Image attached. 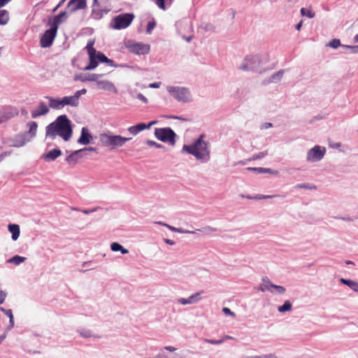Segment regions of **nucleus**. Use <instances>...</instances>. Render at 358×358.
<instances>
[{
    "mask_svg": "<svg viewBox=\"0 0 358 358\" xmlns=\"http://www.w3.org/2000/svg\"><path fill=\"white\" fill-rule=\"evenodd\" d=\"M73 134L71 122L66 115L58 116L45 127V138L55 140L59 136L64 141H69Z\"/></svg>",
    "mask_w": 358,
    "mask_h": 358,
    "instance_id": "nucleus-1",
    "label": "nucleus"
},
{
    "mask_svg": "<svg viewBox=\"0 0 358 358\" xmlns=\"http://www.w3.org/2000/svg\"><path fill=\"white\" fill-rule=\"evenodd\" d=\"M201 135L194 144L191 145H184L182 151L192 155L195 158L201 162H207L210 159V150L208 143L203 141Z\"/></svg>",
    "mask_w": 358,
    "mask_h": 358,
    "instance_id": "nucleus-2",
    "label": "nucleus"
},
{
    "mask_svg": "<svg viewBox=\"0 0 358 358\" xmlns=\"http://www.w3.org/2000/svg\"><path fill=\"white\" fill-rule=\"evenodd\" d=\"M131 138L123 137L120 135H113L110 134H101L99 136V141L101 144L106 147L110 148L111 150L122 147Z\"/></svg>",
    "mask_w": 358,
    "mask_h": 358,
    "instance_id": "nucleus-3",
    "label": "nucleus"
},
{
    "mask_svg": "<svg viewBox=\"0 0 358 358\" xmlns=\"http://www.w3.org/2000/svg\"><path fill=\"white\" fill-rule=\"evenodd\" d=\"M268 56L266 54L252 55L248 59V71L250 70L258 73L264 72L266 70L264 66L268 62Z\"/></svg>",
    "mask_w": 358,
    "mask_h": 358,
    "instance_id": "nucleus-4",
    "label": "nucleus"
},
{
    "mask_svg": "<svg viewBox=\"0 0 358 358\" xmlns=\"http://www.w3.org/2000/svg\"><path fill=\"white\" fill-rule=\"evenodd\" d=\"M169 94L178 101L182 103L190 102L192 96L188 88L179 86H168L166 87Z\"/></svg>",
    "mask_w": 358,
    "mask_h": 358,
    "instance_id": "nucleus-5",
    "label": "nucleus"
},
{
    "mask_svg": "<svg viewBox=\"0 0 358 358\" xmlns=\"http://www.w3.org/2000/svg\"><path fill=\"white\" fill-rule=\"evenodd\" d=\"M134 17V15L130 13L120 14L113 17L110 27L116 30L126 29L131 24Z\"/></svg>",
    "mask_w": 358,
    "mask_h": 358,
    "instance_id": "nucleus-6",
    "label": "nucleus"
},
{
    "mask_svg": "<svg viewBox=\"0 0 358 358\" xmlns=\"http://www.w3.org/2000/svg\"><path fill=\"white\" fill-rule=\"evenodd\" d=\"M155 136L160 141L169 143L171 145L176 143V134L170 127L156 128Z\"/></svg>",
    "mask_w": 358,
    "mask_h": 358,
    "instance_id": "nucleus-7",
    "label": "nucleus"
},
{
    "mask_svg": "<svg viewBox=\"0 0 358 358\" xmlns=\"http://www.w3.org/2000/svg\"><path fill=\"white\" fill-rule=\"evenodd\" d=\"M259 289L263 292H268L273 294H283L286 292L285 287L273 284L266 277L262 279Z\"/></svg>",
    "mask_w": 358,
    "mask_h": 358,
    "instance_id": "nucleus-8",
    "label": "nucleus"
},
{
    "mask_svg": "<svg viewBox=\"0 0 358 358\" xmlns=\"http://www.w3.org/2000/svg\"><path fill=\"white\" fill-rule=\"evenodd\" d=\"M326 153V148L320 145H315L310 149L306 155V161L310 163H315L321 161Z\"/></svg>",
    "mask_w": 358,
    "mask_h": 358,
    "instance_id": "nucleus-9",
    "label": "nucleus"
},
{
    "mask_svg": "<svg viewBox=\"0 0 358 358\" xmlns=\"http://www.w3.org/2000/svg\"><path fill=\"white\" fill-rule=\"evenodd\" d=\"M126 47L127 50L135 55H145L150 51V45L140 42L128 41Z\"/></svg>",
    "mask_w": 358,
    "mask_h": 358,
    "instance_id": "nucleus-10",
    "label": "nucleus"
},
{
    "mask_svg": "<svg viewBox=\"0 0 358 358\" xmlns=\"http://www.w3.org/2000/svg\"><path fill=\"white\" fill-rule=\"evenodd\" d=\"M94 41H90L85 47V49L87 50L89 55L90 60L88 65L86 66L84 69L85 71L94 70L99 64L98 60L95 56V48H94Z\"/></svg>",
    "mask_w": 358,
    "mask_h": 358,
    "instance_id": "nucleus-11",
    "label": "nucleus"
},
{
    "mask_svg": "<svg viewBox=\"0 0 358 358\" xmlns=\"http://www.w3.org/2000/svg\"><path fill=\"white\" fill-rule=\"evenodd\" d=\"M57 29L53 27L47 29L40 39L41 46L44 48L50 47L57 36Z\"/></svg>",
    "mask_w": 358,
    "mask_h": 358,
    "instance_id": "nucleus-12",
    "label": "nucleus"
},
{
    "mask_svg": "<svg viewBox=\"0 0 358 358\" xmlns=\"http://www.w3.org/2000/svg\"><path fill=\"white\" fill-rule=\"evenodd\" d=\"M10 147L21 148L30 142V138L27 137L24 133H20L9 140Z\"/></svg>",
    "mask_w": 358,
    "mask_h": 358,
    "instance_id": "nucleus-13",
    "label": "nucleus"
},
{
    "mask_svg": "<svg viewBox=\"0 0 358 358\" xmlns=\"http://www.w3.org/2000/svg\"><path fill=\"white\" fill-rule=\"evenodd\" d=\"M87 8V0H70L66 6V8L73 13L78 10H83Z\"/></svg>",
    "mask_w": 358,
    "mask_h": 358,
    "instance_id": "nucleus-14",
    "label": "nucleus"
},
{
    "mask_svg": "<svg viewBox=\"0 0 358 358\" xmlns=\"http://www.w3.org/2000/svg\"><path fill=\"white\" fill-rule=\"evenodd\" d=\"M50 111L49 107L43 101H39L38 108L31 112L33 119H36L39 116L47 115Z\"/></svg>",
    "mask_w": 358,
    "mask_h": 358,
    "instance_id": "nucleus-15",
    "label": "nucleus"
},
{
    "mask_svg": "<svg viewBox=\"0 0 358 358\" xmlns=\"http://www.w3.org/2000/svg\"><path fill=\"white\" fill-rule=\"evenodd\" d=\"M203 292H196L191 296H189L187 299L180 298L177 300L178 303L182 305H188V304H194L199 302L201 300V294Z\"/></svg>",
    "mask_w": 358,
    "mask_h": 358,
    "instance_id": "nucleus-16",
    "label": "nucleus"
},
{
    "mask_svg": "<svg viewBox=\"0 0 358 358\" xmlns=\"http://www.w3.org/2000/svg\"><path fill=\"white\" fill-rule=\"evenodd\" d=\"M96 84L97 86H99V87L101 90H106L113 93H117V90L115 85L110 81L100 80L99 79H98Z\"/></svg>",
    "mask_w": 358,
    "mask_h": 358,
    "instance_id": "nucleus-17",
    "label": "nucleus"
},
{
    "mask_svg": "<svg viewBox=\"0 0 358 358\" xmlns=\"http://www.w3.org/2000/svg\"><path fill=\"white\" fill-rule=\"evenodd\" d=\"M103 76V74H98V73H87L85 75H80L79 76H76L75 78L76 80H80L82 82H87V81H93L96 83L98 79L102 78Z\"/></svg>",
    "mask_w": 358,
    "mask_h": 358,
    "instance_id": "nucleus-18",
    "label": "nucleus"
},
{
    "mask_svg": "<svg viewBox=\"0 0 358 358\" xmlns=\"http://www.w3.org/2000/svg\"><path fill=\"white\" fill-rule=\"evenodd\" d=\"M92 139V136L86 127H83L80 136L78 139V143L81 145H88Z\"/></svg>",
    "mask_w": 358,
    "mask_h": 358,
    "instance_id": "nucleus-19",
    "label": "nucleus"
},
{
    "mask_svg": "<svg viewBox=\"0 0 358 358\" xmlns=\"http://www.w3.org/2000/svg\"><path fill=\"white\" fill-rule=\"evenodd\" d=\"M67 18V13L66 11H62L59 14L54 16L52 22H50L49 24L50 27H53L58 29L59 25L63 22Z\"/></svg>",
    "mask_w": 358,
    "mask_h": 358,
    "instance_id": "nucleus-20",
    "label": "nucleus"
},
{
    "mask_svg": "<svg viewBox=\"0 0 358 358\" xmlns=\"http://www.w3.org/2000/svg\"><path fill=\"white\" fill-rule=\"evenodd\" d=\"M45 98L49 101L50 108L54 110H60L64 108L62 99H56L50 96H45Z\"/></svg>",
    "mask_w": 358,
    "mask_h": 358,
    "instance_id": "nucleus-21",
    "label": "nucleus"
},
{
    "mask_svg": "<svg viewBox=\"0 0 358 358\" xmlns=\"http://www.w3.org/2000/svg\"><path fill=\"white\" fill-rule=\"evenodd\" d=\"M285 72V70H284V69L278 71V72L271 75L268 79L264 80L263 83L264 85H266V84H269V83H278L282 79Z\"/></svg>",
    "mask_w": 358,
    "mask_h": 358,
    "instance_id": "nucleus-22",
    "label": "nucleus"
},
{
    "mask_svg": "<svg viewBox=\"0 0 358 358\" xmlns=\"http://www.w3.org/2000/svg\"><path fill=\"white\" fill-rule=\"evenodd\" d=\"M29 130L23 132L27 137L30 138V141L36 136L38 124L34 121H30L27 123Z\"/></svg>",
    "mask_w": 358,
    "mask_h": 358,
    "instance_id": "nucleus-23",
    "label": "nucleus"
},
{
    "mask_svg": "<svg viewBox=\"0 0 358 358\" xmlns=\"http://www.w3.org/2000/svg\"><path fill=\"white\" fill-rule=\"evenodd\" d=\"M62 154V152L59 148H55L44 154L43 158L46 161H55Z\"/></svg>",
    "mask_w": 358,
    "mask_h": 358,
    "instance_id": "nucleus-24",
    "label": "nucleus"
},
{
    "mask_svg": "<svg viewBox=\"0 0 358 358\" xmlns=\"http://www.w3.org/2000/svg\"><path fill=\"white\" fill-rule=\"evenodd\" d=\"M95 56L98 60V62L106 63L110 66H116L114 62L108 59L103 53L95 50Z\"/></svg>",
    "mask_w": 358,
    "mask_h": 358,
    "instance_id": "nucleus-25",
    "label": "nucleus"
},
{
    "mask_svg": "<svg viewBox=\"0 0 358 358\" xmlns=\"http://www.w3.org/2000/svg\"><path fill=\"white\" fill-rule=\"evenodd\" d=\"M8 229L12 234V239L17 241L20 234V226L17 224H9L8 225Z\"/></svg>",
    "mask_w": 358,
    "mask_h": 358,
    "instance_id": "nucleus-26",
    "label": "nucleus"
},
{
    "mask_svg": "<svg viewBox=\"0 0 358 358\" xmlns=\"http://www.w3.org/2000/svg\"><path fill=\"white\" fill-rule=\"evenodd\" d=\"M145 129H146L145 123L141 122L136 125L129 127L127 130L130 134L133 136H136L138 134H139L141 131Z\"/></svg>",
    "mask_w": 358,
    "mask_h": 358,
    "instance_id": "nucleus-27",
    "label": "nucleus"
},
{
    "mask_svg": "<svg viewBox=\"0 0 358 358\" xmlns=\"http://www.w3.org/2000/svg\"><path fill=\"white\" fill-rule=\"evenodd\" d=\"M248 171H253L256 173H271L273 175L278 174V171H274L268 168H262V167H254V168H248Z\"/></svg>",
    "mask_w": 358,
    "mask_h": 358,
    "instance_id": "nucleus-28",
    "label": "nucleus"
},
{
    "mask_svg": "<svg viewBox=\"0 0 358 358\" xmlns=\"http://www.w3.org/2000/svg\"><path fill=\"white\" fill-rule=\"evenodd\" d=\"M340 282L349 287L354 292H358V282L356 281L350 279L341 278Z\"/></svg>",
    "mask_w": 358,
    "mask_h": 358,
    "instance_id": "nucleus-29",
    "label": "nucleus"
},
{
    "mask_svg": "<svg viewBox=\"0 0 358 358\" xmlns=\"http://www.w3.org/2000/svg\"><path fill=\"white\" fill-rule=\"evenodd\" d=\"M62 99L64 107L66 105L72 107H77L79 105L73 95L70 96H64Z\"/></svg>",
    "mask_w": 358,
    "mask_h": 358,
    "instance_id": "nucleus-30",
    "label": "nucleus"
},
{
    "mask_svg": "<svg viewBox=\"0 0 358 358\" xmlns=\"http://www.w3.org/2000/svg\"><path fill=\"white\" fill-rule=\"evenodd\" d=\"M3 117L5 118V120H8L11 119L12 117L18 115V111L17 108H9L4 110V112L1 114Z\"/></svg>",
    "mask_w": 358,
    "mask_h": 358,
    "instance_id": "nucleus-31",
    "label": "nucleus"
},
{
    "mask_svg": "<svg viewBox=\"0 0 358 358\" xmlns=\"http://www.w3.org/2000/svg\"><path fill=\"white\" fill-rule=\"evenodd\" d=\"M111 250L113 252H121L122 254L125 255L129 252V250L126 248H124L121 244L118 243H113L110 245Z\"/></svg>",
    "mask_w": 358,
    "mask_h": 358,
    "instance_id": "nucleus-32",
    "label": "nucleus"
},
{
    "mask_svg": "<svg viewBox=\"0 0 358 358\" xmlns=\"http://www.w3.org/2000/svg\"><path fill=\"white\" fill-rule=\"evenodd\" d=\"M1 311L4 313V314L9 318V328H13L14 327V317L12 310L1 308Z\"/></svg>",
    "mask_w": 358,
    "mask_h": 358,
    "instance_id": "nucleus-33",
    "label": "nucleus"
},
{
    "mask_svg": "<svg viewBox=\"0 0 358 358\" xmlns=\"http://www.w3.org/2000/svg\"><path fill=\"white\" fill-rule=\"evenodd\" d=\"M27 259L26 257H21L19 255H15L13 257L8 259L7 260V263L8 264H14L15 265H20L22 262H24Z\"/></svg>",
    "mask_w": 358,
    "mask_h": 358,
    "instance_id": "nucleus-34",
    "label": "nucleus"
},
{
    "mask_svg": "<svg viewBox=\"0 0 358 358\" xmlns=\"http://www.w3.org/2000/svg\"><path fill=\"white\" fill-rule=\"evenodd\" d=\"M77 331L84 338H88L91 337L99 338V336H94L91 330L87 329H78Z\"/></svg>",
    "mask_w": 358,
    "mask_h": 358,
    "instance_id": "nucleus-35",
    "label": "nucleus"
},
{
    "mask_svg": "<svg viewBox=\"0 0 358 358\" xmlns=\"http://www.w3.org/2000/svg\"><path fill=\"white\" fill-rule=\"evenodd\" d=\"M9 20V13L6 10H0V25H5Z\"/></svg>",
    "mask_w": 358,
    "mask_h": 358,
    "instance_id": "nucleus-36",
    "label": "nucleus"
},
{
    "mask_svg": "<svg viewBox=\"0 0 358 358\" xmlns=\"http://www.w3.org/2000/svg\"><path fill=\"white\" fill-rule=\"evenodd\" d=\"M90 17L94 20H99L103 17V15L100 8H92Z\"/></svg>",
    "mask_w": 358,
    "mask_h": 358,
    "instance_id": "nucleus-37",
    "label": "nucleus"
},
{
    "mask_svg": "<svg viewBox=\"0 0 358 358\" xmlns=\"http://www.w3.org/2000/svg\"><path fill=\"white\" fill-rule=\"evenodd\" d=\"M292 309V303L289 301H285L282 306H280L278 307V310L280 313H285L287 311H290Z\"/></svg>",
    "mask_w": 358,
    "mask_h": 358,
    "instance_id": "nucleus-38",
    "label": "nucleus"
},
{
    "mask_svg": "<svg viewBox=\"0 0 358 358\" xmlns=\"http://www.w3.org/2000/svg\"><path fill=\"white\" fill-rule=\"evenodd\" d=\"M80 153H82V150H80L73 151L71 155H69V156L66 157V161L68 163L76 162V161H77L76 157Z\"/></svg>",
    "mask_w": 358,
    "mask_h": 358,
    "instance_id": "nucleus-39",
    "label": "nucleus"
},
{
    "mask_svg": "<svg viewBox=\"0 0 358 358\" xmlns=\"http://www.w3.org/2000/svg\"><path fill=\"white\" fill-rule=\"evenodd\" d=\"M279 196L278 195H263V194H257L254 196H248V199H255V200H259V199H271L274 197Z\"/></svg>",
    "mask_w": 358,
    "mask_h": 358,
    "instance_id": "nucleus-40",
    "label": "nucleus"
},
{
    "mask_svg": "<svg viewBox=\"0 0 358 358\" xmlns=\"http://www.w3.org/2000/svg\"><path fill=\"white\" fill-rule=\"evenodd\" d=\"M300 12L303 16H306L310 19L313 18L315 15V12H313V10H311L310 9H307L305 8H301Z\"/></svg>",
    "mask_w": 358,
    "mask_h": 358,
    "instance_id": "nucleus-41",
    "label": "nucleus"
},
{
    "mask_svg": "<svg viewBox=\"0 0 358 358\" xmlns=\"http://www.w3.org/2000/svg\"><path fill=\"white\" fill-rule=\"evenodd\" d=\"M296 189H316V186L310 183L298 184L295 186Z\"/></svg>",
    "mask_w": 358,
    "mask_h": 358,
    "instance_id": "nucleus-42",
    "label": "nucleus"
},
{
    "mask_svg": "<svg viewBox=\"0 0 358 358\" xmlns=\"http://www.w3.org/2000/svg\"><path fill=\"white\" fill-rule=\"evenodd\" d=\"M266 155H267V152L266 151H265V152H260L258 154L255 155L250 157V158H248V161H253V160L260 159H262L263 157H264Z\"/></svg>",
    "mask_w": 358,
    "mask_h": 358,
    "instance_id": "nucleus-43",
    "label": "nucleus"
},
{
    "mask_svg": "<svg viewBox=\"0 0 358 358\" xmlns=\"http://www.w3.org/2000/svg\"><path fill=\"white\" fill-rule=\"evenodd\" d=\"M201 29L205 30L206 31H215V27L211 23H203L201 24Z\"/></svg>",
    "mask_w": 358,
    "mask_h": 358,
    "instance_id": "nucleus-44",
    "label": "nucleus"
},
{
    "mask_svg": "<svg viewBox=\"0 0 358 358\" xmlns=\"http://www.w3.org/2000/svg\"><path fill=\"white\" fill-rule=\"evenodd\" d=\"M341 47L344 49L349 50L352 53H358V45H343Z\"/></svg>",
    "mask_w": 358,
    "mask_h": 358,
    "instance_id": "nucleus-45",
    "label": "nucleus"
},
{
    "mask_svg": "<svg viewBox=\"0 0 358 358\" xmlns=\"http://www.w3.org/2000/svg\"><path fill=\"white\" fill-rule=\"evenodd\" d=\"M341 45H342L341 44L340 40L337 38H334L329 43V46L334 49H336Z\"/></svg>",
    "mask_w": 358,
    "mask_h": 358,
    "instance_id": "nucleus-46",
    "label": "nucleus"
},
{
    "mask_svg": "<svg viewBox=\"0 0 358 358\" xmlns=\"http://www.w3.org/2000/svg\"><path fill=\"white\" fill-rule=\"evenodd\" d=\"M155 26H156V22L154 20L152 21H149L147 24L146 33L150 34L152 33L153 29L155 27Z\"/></svg>",
    "mask_w": 358,
    "mask_h": 358,
    "instance_id": "nucleus-47",
    "label": "nucleus"
},
{
    "mask_svg": "<svg viewBox=\"0 0 358 358\" xmlns=\"http://www.w3.org/2000/svg\"><path fill=\"white\" fill-rule=\"evenodd\" d=\"M145 143H146V144L148 146H154V147H155L157 148H159V149L164 148V146L163 145L159 144V143H157V142H155L154 141H152V140H147L145 141Z\"/></svg>",
    "mask_w": 358,
    "mask_h": 358,
    "instance_id": "nucleus-48",
    "label": "nucleus"
},
{
    "mask_svg": "<svg viewBox=\"0 0 358 358\" xmlns=\"http://www.w3.org/2000/svg\"><path fill=\"white\" fill-rule=\"evenodd\" d=\"M86 92H87V90L85 89H82L76 92V93L73 94V96L75 97L76 101H78V102L79 103V99H80V96L83 94H85Z\"/></svg>",
    "mask_w": 358,
    "mask_h": 358,
    "instance_id": "nucleus-49",
    "label": "nucleus"
},
{
    "mask_svg": "<svg viewBox=\"0 0 358 358\" xmlns=\"http://www.w3.org/2000/svg\"><path fill=\"white\" fill-rule=\"evenodd\" d=\"M217 229L216 228H213L212 227H210V226H208V227H206L203 229H197V231H202V232H204V233H210V232H213V231H217Z\"/></svg>",
    "mask_w": 358,
    "mask_h": 358,
    "instance_id": "nucleus-50",
    "label": "nucleus"
},
{
    "mask_svg": "<svg viewBox=\"0 0 358 358\" xmlns=\"http://www.w3.org/2000/svg\"><path fill=\"white\" fill-rule=\"evenodd\" d=\"M204 341L206 343H210V344H213V345H218V344H221L222 343H223L224 339L213 340V339L206 338V339L204 340Z\"/></svg>",
    "mask_w": 358,
    "mask_h": 358,
    "instance_id": "nucleus-51",
    "label": "nucleus"
},
{
    "mask_svg": "<svg viewBox=\"0 0 358 358\" xmlns=\"http://www.w3.org/2000/svg\"><path fill=\"white\" fill-rule=\"evenodd\" d=\"M248 358H277L275 354L263 355L261 356H252Z\"/></svg>",
    "mask_w": 358,
    "mask_h": 358,
    "instance_id": "nucleus-52",
    "label": "nucleus"
},
{
    "mask_svg": "<svg viewBox=\"0 0 358 358\" xmlns=\"http://www.w3.org/2000/svg\"><path fill=\"white\" fill-rule=\"evenodd\" d=\"M7 296V292L0 289V303H3Z\"/></svg>",
    "mask_w": 358,
    "mask_h": 358,
    "instance_id": "nucleus-53",
    "label": "nucleus"
},
{
    "mask_svg": "<svg viewBox=\"0 0 358 358\" xmlns=\"http://www.w3.org/2000/svg\"><path fill=\"white\" fill-rule=\"evenodd\" d=\"M99 208H100V207H96V208H92V209H84V210H82V212L84 214L88 215V214H90L92 213H94V212L96 211Z\"/></svg>",
    "mask_w": 358,
    "mask_h": 358,
    "instance_id": "nucleus-54",
    "label": "nucleus"
},
{
    "mask_svg": "<svg viewBox=\"0 0 358 358\" xmlns=\"http://www.w3.org/2000/svg\"><path fill=\"white\" fill-rule=\"evenodd\" d=\"M177 232L180 233V234H194L195 233L193 231L185 230L182 228H178Z\"/></svg>",
    "mask_w": 358,
    "mask_h": 358,
    "instance_id": "nucleus-55",
    "label": "nucleus"
},
{
    "mask_svg": "<svg viewBox=\"0 0 358 358\" xmlns=\"http://www.w3.org/2000/svg\"><path fill=\"white\" fill-rule=\"evenodd\" d=\"M222 311L225 315H232V316L235 315V314L233 312H231V310L227 307L223 308Z\"/></svg>",
    "mask_w": 358,
    "mask_h": 358,
    "instance_id": "nucleus-56",
    "label": "nucleus"
},
{
    "mask_svg": "<svg viewBox=\"0 0 358 358\" xmlns=\"http://www.w3.org/2000/svg\"><path fill=\"white\" fill-rule=\"evenodd\" d=\"M137 98L144 103H148V99L141 93L137 94Z\"/></svg>",
    "mask_w": 358,
    "mask_h": 358,
    "instance_id": "nucleus-57",
    "label": "nucleus"
},
{
    "mask_svg": "<svg viewBox=\"0 0 358 358\" xmlns=\"http://www.w3.org/2000/svg\"><path fill=\"white\" fill-rule=\"evenodd\" d=\"M80 150H82V152H85L87 151L96 152V148L93 147H88L80 149Z\"/></svg>",
    "mask_w": 358,
    "mask_h": 358,
    "instance_id": "nucleus-58",
    "label": "nucleus"
},
{
    "mask_svg": "<svg viewBox=\"0 0 358 358\" xmlns=\"http://www.w3.org/2000/svg\"><path fill=\"white\" fill-rule=\"evenodd\" d=\"M11 154V151H6L0 154V162L2 161L6 157L10 155Z\"/></svg>",
    "mask_w": 358,
    "mask_h": 358,
    "instance_id": "nucleus-59",
    "label": "nucleus"
},
{
    "mask_svg": "<svg viewBox=\"0 0 358 358\" xmlns=\"http://www.w3.org/2000/svg\"><path fill=\"white\" fill-rule=\"evenodd\" d=\"M160 85H161V83L156 82V83H150L149 85V87H151V88H159Z\"/></svg>",
    "mask_w": 358,
    "mask_h": 358,
    "instance_id": "nucleus-60",
    "label": "nucleus"
},
{
    "mask_svg": "<svg viewBox=\"0 0 358 358\" xmlns=\"http://www.w3.org/2000/svg\"><path fill=\"white\" fill-rule=\"evenodd\" d=\"M170 118L173 119V120H181V121H187L186 118H184L181 116L172 115V116H170Z\"/></svg>",
    "mask_w": 358,
    "mask_h": 358,
    "instance_id": "nucleus-61",
    "label": "nucleus"
},
{
    "mask_svg": "<svg viewBox=\"0 0 358 358\" xmlns=\"http://www.w3.org/2000/svg\"><path fill=\"white\" fill-rule=\"evenodd\" d=\"M271 127H272V124L271 123H270V122H265V123H264L262 125L261 128L262 129H268V128H270Z\"/></svg>",
    "mask_w": 358,
    "mask_h": 358,
    "instance_id": "nucleus-62",
    "label": "nucleus"
},
{
    "mask_svg": "<svg viewBox=\"0 0 358 358\" xmlns=\"http://www.w3.org/2000/svg\"><path fill=\"white\" fill-rule=\"evenodd\" d=\"M157 120H154V121H152V122H149V123H148V124H145V129H150V128L151 127V126H152V125L157 124Z\"/></svg>",
    "mask_w": 358,
    "mask_h": 358,
    "instance_id": "nucleus-63",
    "label": "nucleus"
},
{
    "mask_svg": "<svg viewBox=\"0 0 358 358\" xmlns=\"http://www.w3.org/2000/svg\"><path fill=\"white\" fill-rule=\"evenodd\" d=\"M164 241L166 244H169V245H174L176 243L175 241H173V240L169 239V238H164Z\"/></svg>",
    "mask_w": 358,
    "mask_h": 358,
    "instance_id": "nucleus-64",
    "label": "nucleus"
}]
</instances>
